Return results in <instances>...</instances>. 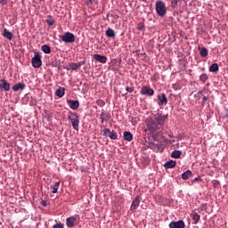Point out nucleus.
<instances>
[{
    "label": "nucleus",
    "mask_w": 228,
    "mask_h": 228,
    "mask_svg": "<svg viewBox=\"0 0 228 228\" xmlns=\"http://www.w3.org/2000/svg\"><path fill=\"white\" fill-rule=\"evenodd\" d=\"M167 118H168V116L159 113L148 118L145 120L148 131L153 134H159V133L163 131V126H165V120H167Z\"/></svg>",
    "instance_id": "obj_1"
},
{
    "label": "nucleus",
    "mask_w": 228,
    "mask_h": 228,
    "mask_svg": "<svg viewBox=\"0 0 228 228\" xmlns=\"http://www.w3.org/2000/svg\"><path fill=\"white\" fill-rule=\"evenodd\" d=\"M68 118L71 122L73 129H75V131H79V116H77V113L70 112Z\"/></svg>",
    "instance_id": "obj_2"
},
{
    "label": "nucleus",
    "mask_w": 228,
    "mask_h": 228,
    "mask_svg": "<svg viewBox=\"0 0 228 228\" xmlns=\"http://www.w3.org/2000/svg\"><path fill=\"white\" fill-rule=\"evenodd\" d=\"M156 12L159 17H165L167 15V6L163 1H157L155 4Z\"/></svg>",
    "instance_id": "obj_3"
},
{
    "label": "nucleus",
    "mask_w": 228,
    "mask_h": 228,
    "mask_svg": "<svg viewBox=\"0 0 228 228\" xmlns=\"http://www.w3.org/2000/svg\"><path fill=\"white\" fill-rule=\"evenodd\" d=\"M31 63L34 69H40V67H42V55H40V53H35L34 57L31 60Z\"/></svg>",
    "instance_id": "obj_4"
},
{
    "label": "nucleus",
    "mask_w": 228,
    "mask_h": 228,
    "mask_svg": "<svg viewBox=\"0 0 228 228\" xmlns=\"http://www.w3.org/2000/svg\"><path fill=\"white\" fill-rule=\"evenodd\" d=\"M60 38L65 44H74L76 42V36L70 32H66L64 35L60 36Z\"/></svg>",
    "instance_id": "obj_5"
},
{
    "label": "nucleus",
    "mask_w": 228,
    "mask_h": 228,
    "mask_svg": "<svg viewBox=\"0 0 228 228\" xmlns=\"http://www.w3.org/2000/svg\"><path fill=\"white\" fill-rule=\"evenodd\" d=\"M103 136H107L110 138V140H117L118 138V134L115 132V130H110V128H104L102 130Z\"/></svg>",
    "instance_id": "obj_6"
},
{
    "label": "nucleus",
    "mask_w": 228,
    "mask_h": 228,
    "mask_svg": "<svg viewBox=\"0 0 228 228\" xmlns=\"http://www.w3.org/2000/svg\"><path fill=\"white\" fill-rule=\"evenodd\" d=\"M142 95H148V97H152L154 95V89L151 88L149 86H143L140 91Z\"/></svg>",
    "instance_id": "obj_7"
},
{
    "label": "nucleus",
    "mask_w": 228,
    "mask_h": 228,
    "mask_svg": "<svg viewBox=\"0 0 228 228\" xmlns=\"http://www.w3.org/2000/svg\"><path fill=\"white\" fill-rule=\"evenodd\" d=\"M158 100L159 106H167V104H168V98H167V94L164 93L158 95Z\"/></svg>",
    "instance_id": "obj_8"
},
{
    "label": "nucleus",
    "mask_w": 228,
    "mask_h": 228,
    "mask_svg": "<svg viewBox=\"0 0 228 228\" xmlns=\"http://www.w3.org/2000/svg\"><path fill=\"white\" fill-rule=\"evenodd\" d=\"M186 227V224H184V221L179 220V221H172L169 224V228H184Z\"/></svg>",
    "instance_id": "obj_9"
},
{
    "label": "nucleus",
    "mask_w": 228,
    "mask_h": 228,
    "mask_svg": "<svg viewBox=\"0 0 228 228\" xmlns=\"http://www.w3.org/2000/svg\"><path fill=\"white\" fill-rule=\"evenodd\" d=\"M10 83H8V81H6L5 79H1L0 80V90L1 92H10Z\"/></svg>",
    "instance_id": "obj_10"
},
{
    "label": "nucleus",
    "mask_w": 228,
    "mask_h": 228,
    "mask_svg": "<svg viewBox=\"0 0 228 228\" xmlns=\"http://www.w3.org/2000/svg\"><path fill=\"white\" fill-rule=\"evenodd\" d=\"M77 221V217L76 216L68 217L66 219V225L69 228H72L74 227V225H76V222Z\"/></svg>",
    "instance_id": "obj_11"
},
{
    "label": "nucleus",
    "mask_w": 228,
    "mask_h": 228,
    "mask_svg": "<svg viewBox=\"0 0 228 228\" xmlns=\"http://www.w3.org/2000/svg\"><path fill=\"white\" fill-rule=\"evenodd\" d=\"M183 3H184V0H170V6L174 10H178V8H181Z\"/></svg>",
    "instance_id": "obj_12"
},
{
    "label": "nucleus",
    "mask_w": 228,
    "mask_h": 228,
    "mask_svg": "<svg viewBox=\"0 0 228 228\" xmlns=\"http://www.w3.org/2000/svg\"><path fill=\"white\" fill-rule=\"evenodd\" d=\"M93 58L96 61H99V63H107V61H108V57H106L104 55L97 54V53L94 54Z\"/></svg>",
    "instance_id": "obj_13"
},
{
    "label": "nucleus",
    "mask_w": 228,
    "mask_h": 228,
    "mask_svg": "<svg viewBox=\"0 0 228 228\" xmlns=\"http://www.w3.org/2000/svg\"><path fill=\"white\" fill-rule=\"evenodd\" d=\"M139 206H140V196H136L132 202L131 208H130L131 211H135L136 209H138Z\"/></svg>",
    "instance_id": "obj_14"
},
{
    "label": "nucleus",
    "mask_w": 228,
    "mask_h": 228,
    "mask_svg": "<svg viewBox=\"0 0 228 228\" xmlns=\"http://www.w3.org/2000/svg\"><path fill=\"white\" fill-rule=\"evenodd\" d=\"M67 102L71 110H77L79 108V101L67 100Z\"/></svg>",
    "instance_id": "obj_15"
},
{
    "label": "nucleus",
    "mask_w": 228,
    "mask_h": 228,
    "mask_svg": "<svg viewBox=\"0 0 228 228\" xmlns=\"http://www.w3.org/2000/svg\"><path fill=\"white\" fill-rule=\"evenodd\" d=\"M4 38H7V40H12L13 39V33L10 32L7 28L4 29L3 32Z\"/></svg>",
    "instance_id": "obj_16"
},
{
    "label": "nucleus",
    "mask_w": 228,
    "mask_h": 228,
    "mask_svg": "<svg viewBox=\"0 0 228 228\" xmlns=\"http://www.w3.org/2000/svg\"><path fill=\"white\" fill-rule=\"evenodd\" d=\"M24 88H26V84L24 83H18L12 86L13 92H19V90H24Z\"/></svg>",
    "instance_id": "obj_17"
},
{
    "label": "nucleus",
    "mask_w": 228,
    "mask_h": 228,
    "mask_svg": "<svg viewBox=\"0 0 228 228\" xmlns=\"http://www.w3.org/2000/svg\"><path fill=\"white\" fill-rule=\"evenodd\" d=\"M191 218L193 220L192 224H199V221L200 220V215H199L197 212H192L191 214Z\"/></svg>",
    "instance_id": "obj_18"
},
{
    "label": "nucleus",
    "mask_w": 228,
    "mask_h": 228,
    "mask_svg": "<svg viewBox=\"0 0 228 228\" xmlns=\"http://www.w3.org/2000/svg\"><path fill=\"white\" fill-rule=\"evenodd\" d=\"M175 165H177V163L175 162V161H174V160H169V161H167V162H166L165 164H164V167L165 168H175Z\"/></svg>",
    "instance_id": "obj_19"
},
{
    "label": "nucleus",
    "mask_w": 228,
    "mask_h": 228,
    "mask_svg": "<svg viewBox=\"0 0 228 228\" xmlns=\"http://www.w3.org/2000/svg\"><path fill=\"white\" fill-rule=\"evenodd\" d=\"M105 35L106 37H108L109 38H115V30H113V28H108L105 31Z\"/></svg>",
    "instance_id": "obj_20"
},
{
    "label": "nucleus",
    "mask_w": 228,
    "mask_h": 228,
    "mask_svg": "<svg viewBox=\"0 0 228 228\" xmlns=\"http://www.w3.org/2000/svg\"><path fill=\"white\" fill-rule=\"evenodd\" d=\"M198 49H199L200 54V56H202V58H206V56H208V48L199 47Z\"/></svg>",
    "instance_id": "obj_21"
},
{
    "label": "nucleus",
    "mask_w": 228,
    "mask_h": 228,
    "mask_svg": "<svg viewBox=\"0 0 228 228\" xmlns=\"http://www.w3.org/2000/svg\"><path fill=\"white\" fill-rule=\"evenodd\" d=\"M78 66L76 62H70L69 63L68 67L66 68V70H77Z\"/></svg>",
    "instance_id": "obj_22"
},
{
    "label": "nucleus",
    "mask_w": 228,
    "mask_h": 228,
    "mask_svg": "<svg viewBox=\"0 0 228 228\" xmlns=\"http://www.w3.org/2000/svg\"><path fill=\"white\" fill-rule=\"evenodd\" d=\"M181 154H183V151H181L179 150H175L171 153V158H175V159H179V158H181Z\"/></svg>",
    "instance_id": "obj_23"
},
{
    "label": "nucleus",
    "mask_w": 228,
    "mask_h": 228,
    "mask_svg": "<svg viewBox=\"0 0 228 228\" xmlns=\"http://www.w3.org/2000/svg\"><path fill=\"white\" fill-rule=\"evenodd\" d=\"M55 95L60 98L63 97V95H65V88L60 87L59 89H57L55 92Z\"/></svg>",
    "instance_id": "obj_24"
},
{
    "label": "nucleus",
    "mask_w": 228,
    "mask_h": 228,
    "mask_svg": "<svg viewBox=\"0 0 228 228\" xmlns=\"http://www.w3.org/2000/svg\"><path fill=\"white\" fill-rule=\"evenodd\" d=\"M124 140H126V142H131L133 140V134L131 132H124Z\"/></svg>",
    "instance_id": "obj_25"
},
{
    "label": "nucleus",
    "mask_w": 228,
    "mask_h": 228,
    "mask_svg": "<svg viewBox=\"0 0 228 228\" xmlns=\"http://www.w3.org/2000/svg\"><path fill=\"white\" fill-rule=\"evenodd\" d=\"M191 170H187L184 173L182 174V179H183L184 181H186L187 179H190L191 177Z\"/></svg>",
    "instance_id": "obj_26"
},
{
    "label": "nucleus",
    "mask_w": 228,
    "mask_h": 228,
    "mask_svg": "<svg viewBox=\"0 0 228 228\" xmlns=\"http://www.w3.org/2000/svg\"><path fill=\"white\" fill-rule=\"evenodd\" d=\"M41 50L43 53H45V54H51V46L47 45H42Z\"/></svg>",
    "instance_id": "obj_27"
},
{
    "label": "nucleus",
    "mask_w": 228,
    "mask_h": 228,
    "mask_svg": "<svg viewBox=\"0 0 228 228\" xmlns=\"http://www.w3.org/2000/svg\"><path fill=\"white\" fill-rule=\"evenodd\" d=\"M110 118L108 113L106 112H102V114L100 115V119H101V122L102 124H104V121L105 120H108Z\"/></svg>",
    "instance_id": "obj_28"
},
{
    "label": "nucleus",
    "mask_w": 228,
    "mask_h": 228,
    "mask_svg": "<svg viewBox=\"0 0 228 228\" xmlns=\"http://www.w3.org/2000/svg\"><path fill=\"white\" fill-rule=\"evenodd\" d=\"M51 190H53V193H58V189L60 188V182L55 183L53 185L50 186Z\"/></svg>",
    "instance_id": "obj_29"
},
{
    "label": "nucleus",
    "mask_w": 228,
    "mask_h": 228,
    "mask_svg": "<svg viewBox=\"0 0 228 228\" xmlns=\"http://www.w3.org/2000/svg\"><path fill=\"white\" fill-rule=\"evenodd\" d=\"M55 22L56 21L54 20V18H53V16L51 15L47 16L46 23L48 24V26H54Z\"/></svg>",
    "instance_id": "obj_30"
},
{
    "label": "nucleus",
    "mask_w": 228,
    "mask_h": 228,
    "mask_svg": "<svg viewBox=\"0 0 228 228\" xmlns=\"http://www.w3.org/2000/svg\"><path fill=\"white\" fill-rule=\"evenodd\" d=\"M218 70H219V67L216 63H213L209 67V72H218Z\"/></svg>",
    "instance_id": "obj_31"
},
{
    "label": "nucleus",
    "mask_w": 228,
    "mask_h": 228,
    "mask_svg": "<svg viewBox=\"0 0 228 228\" xmlns=\"http://www.w3.org/2000/svg\"><path fill=\"white\" fill-rule=\"evenodd\" d=\"M208 79V75L205 73L201 74L200 77V81H201V83H206Z\"/></svg>",
    "instance_id": "obj_32"
},
{
    "label": "nucleus",
    "mask_w": 228,
    "mask_h": 228,
    "mask_svg": "<svg viewBox=\"0 0 228 228\" xmlns=\"http://www.w3.org/2000/svg\"><path fill=\"white\" fill-rule=\"evenodd\" d=\"M137 29H139V31H143V29H145V25L143 24V22L138 23Z\"/></svg>",
    "instance_id": "obj_33"
},
{
    "label": "nucleus",
    "mask_w": 228,
    "mask_h": 228,
    "mask_svg": "<svg viewBox=\"0 0 228 228\" xmlns=\"http://www.w3.org/2000/svg\"><path fill=\"white\" fill-rule=\"evenodd\" d=\"M44 113H45V117H46L48 119L53 117V112H51V111H48V110H45L44 111Z\"/></svg>",
    "instance_id": "obj_34"
},
{
    "label": "nucleus",
    "mask_w": 228,
    "mask_h": 228,
    "mask_svg": "<svg viewBox=\"0 0 228 228\" xmlns=\"http://www.w3.org/2000/svg\"><path fill=\"white\" fill-rule=\"evenodd\" d=\"M52 228H65V225L61 223H58L56 224H53Z\"/></svg>",
    "instance_id": "obj_35"
},
{
    "label": "nucleus",
    "mask_w": 228,
    "mask_h": 228,
    "mask_svg": "<svg viewBox=\"0 0 228 228\" xmlns=\"http://www.w3.org/2000/svg\"><path fill=\"white\" fill-rule=\"evenodd\" d=\"M126 91L128 92V94H133L134 92V87H126Z\"/></svg>",
    "instance_id": "obj_36"
},
{
    "label": "nucleus",
    "mask_w": 228,
    "mask_h": 228,
    "mask_svg": "<svg viewBox=\"0 0 228 228\" xmlns=\"http://www.w3.org/2000/svg\"><path fill=\"white\" fill-rule=\"evenodd\" d=\"M86 63V61L84 60V61H81L78 63H77V67L79 69L80 67H83V65H85Z\"/></svg>",
    "instance_id": "obj_37"
},
{
    "label": "nucleus",
    "mask_w": 228,
    "mask_h": 228,
    "mask_svg": "<svg viewBox=\"0 0 228 228\" xmlns=\"http://www.w3.org/2000/svg\"><path fill=\"white\" fill-rule=\"evenodd\" d=\"M208 100V96H203L201 104H202V105H205V104H206V102H207Z\"/></svg>",
    "instance_id": "obj_38"
},
{
    "label": "nucleus",
    "mask_w": 228,
    "mask_h": 228,
    "mask_svg": "<svg viewBox=\"0 0 228 228\" xmlns=\"http://www.w3.org/2000/svg\"><path fill=\"white\" fill-rule=\"evenodd\" d=\"M224 111H225L224 118H228V109H225Z\"/></svg>",
    "instance_id": "obj_39"
},
{
    "label": "nucleus",
    "mask_w": 228,
    "mask_h": 228,
    "mask_svg": "<svg viewBox=\"0 0 228 228\" xmlns=\"http://www.w3.org/2000/svg\"><path fill=\"white\" fill-rule=\"evenodd\" d=\"M41 204H42V206H44V208H45V206H47V201L43 200V201L41 202Z\"/></svg>",
    "instance_id": "obj_40"
},
{
    "label": "nucleus",
    "mask_w": 228,
    "mask_h": 228,
    "mask_svg": "<svg viewBox=\"0 0 228 228\" xmlns=\"http://www.w3.org/2000/svg\"><path fill=\"white\" fill-rule=\"evenodd\" d=\"M195 181H201V179H200V177H197V178L194 179V182Z\"/></svg>",
    "instance_id": "obj_41"
},
{
    "label": "nucleus",
    "mask_w": 228,
    "mask_h": 228,
    "mask_svg": "<svg viewBox=\"0 0 228 228\" xmlns=\"http://www.w3.org/2000/svg\"><path fill=\"white\" fill-rule=\"evenodd\" d=\"M135 120H136V119H135L134 118H132V122H133L134 124Z\"/></svg>",
    "instance_id": "obj_42"
},
{
    "label": "nucleus",
    "mask_w": 228,
    "mask_h": 228,
    "mask_svg": "<svg viewBox=\"0 0 228 228\" xmlns=\"http://www.w3.org/2000/svg\"><path fill=\"white\" fill-rule=\"evenodd\" d=\"M141 55H142V56H146V55H147V53H141Z\"/></svg>",
    "instance_id": "obj_43"
},
{
    "label": "nucleus",
    "mask_w": 228,
    "mask_h": 228,
    "mask_svg": "<svg viewBox=\"0 0 228 228\" xmlns=\"http://www.w3.org/2000/svg\"><path fill=\"white\" fill-rule=\"evenodd\" d=\"M199 94H202V91H200Z\"/></svg>",
    "instance_id": "obj_44"
},
{
    "label": "nucleus",
    "mask_w": 228,
    "mask_h": 228,
    "mask_svg": "<svg viewBox=\"0 0 228 228\" xmlns=\"http://www.w3.org/2000/svg\"><path fill=\"white\" fill-rule=\"evenodd\" d=\"M89 3H92V0H89Z\"/></svg>",
    "instance_id": "obj_45"
}]
</instances>
